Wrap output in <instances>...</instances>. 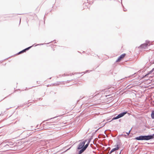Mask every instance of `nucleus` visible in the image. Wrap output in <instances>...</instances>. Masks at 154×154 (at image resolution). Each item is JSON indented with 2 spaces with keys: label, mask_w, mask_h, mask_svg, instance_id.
<instances>
[{
  "label": "nucleus",
  "mask_w": 154,
  "mask_h": 154,
  "mask_svg": "<svg viewBox=\"0 0 154 154\" xmlns=\"http://www.w3.org/2000/svg\"><path fill=\"white\" fill-rule=\"evenodd\" d=\"M50 43V42H49V43H47V44H49V43Z\"/></svg>",
  "instance_id": "obj_30"
},
{
  "label": "nucleus",
  "mask_w": 154,
  "mask_h": 154,
  "mask_svg": "<svg viewBox=\"0 0 154 154\" xmlns=\"http://www.w3.org/2000/svg\"><path fill=\"white\" fill-rule=\"evenodd\" d=\"M154 71V68H153L151 71H149L148 72V74H151L153 71Z\"/></svg>",
  "instance_id": "obj_14"
},
{
  "label": "nucleus",
  "mask_w": 154,
  "mask_h": 154,
  "mask_svg": "<svg viewBox=\"0 0 154 154\" xmlns=\"http://www.w3.org/2000/svg\"><path fill=\"white\" fill-rule=\"evenodd\" d=\"M150 86H151V85H149L147 86V87H150ZM144 87H146V86H145Z\"/></svg>",
  "instance_id": "obj_26"
},
{
  "label": "nucleus",
  "mask_w": 154,
  "mask_h": 154,
  "mask_svg": "<svg viewBox=\"0 0 154 154\" xmlns=\"http://www.w3.org/2000/svg\"><path fill=\"white\" fill-rule=\"evenodd\" d=\"M131 85H127L126 87H129V86H131Z\"/></svg>",
  "instance_id": "obj_25"
},
{
  "label": "nucleus",
  "mask_w": 154,
  "mask_h": 154,
  "mask_svg": "<svg viewBox=\"0 0 154 154\" xmlns=\"http://www.w3.org/2000/svg\"><path fill=\"white\" fill-rule=\"evenodd\" d=\"M116 146V148H113L111 150L110 152V154L112 153L114 151L117 150L119 149V145H117Z\"/></svg>",
  "instance_id": "obj_7"
},
{
  "label": "nucleus",
  "mask_w": 154,
  "mask_h": 154,
  "mask_svg": "<svg viewBox=\"0 0 154 154\" xmlns=\"http://www.w3.org/2000/svg\"><path fill=\"white\" fill-rule=\"evenodd\" d=\"M46 15V14H45V16ZM45 17H44V18H45Z\"/></svg>",
  "instance_id": "obj_28"
},
{
  "label": "nucleus",
  "mask_w": 154,
  "mask_h": 154,
  "mask_svg": "<svg viewBox=\"0 0 154 154\" xmlns=\"http://www.w3.org/2000/svg\"><path fill=\"white\" fill-rule=\"evenodd\" d=\"M126 55V54L125 53L122 54L119 57H120L122 60L124 58Z\"/></svg>",
  "instance_id": "obj_10"
},
{
  "label": "nucleus",
  "mask_w": 154,
  "mask_h": 154,
  "mask_svg": "<svg viewBox=\"0 0 154 154\" xmlns=\"http://www.w3.org/2000/svg\"><path fill=\"white\" fill-rule=\"evenodd\" d=\"M154 138V134L152 135L140 136L136 137L135 139L137 140H148Z\"/></svg>",
  "instance_id": "obj_1"
},
{
  "label": "nucleus",
  "mask_w": 154,
  "mask_h": 154,
  "mask_svg": "<svg viewBox=\"0 0 154 154\" xmlns=\"http://www.w3.org/2000/svg\"><path fill=\"white\" fill-rule=\"evenodd\" d=\"M44 43H42V44H38L37 45H43L44 44ZM36 45H35V46H36Z\"/></svg>",
  "instance_id": "obj_23"
},
{
  "label": "nucleus",
  "mask_w": 154,
  "mask_h": 154,
  "mask_svg": "<svg viewBox=\"0 0 154 154\" xmlns=\"http://www.w3.org/2000/svg\"><path fill=\"white\" fill-rule=\"evenodd\" d=\"M130 87H134V86H133V85H131Z\"/></svg>",
  "instance_id": "obj_27"
},
{
  "label": "nucleus",
  "mask_w": 154,
  "mask_h": 154,
  "mask_svg": "<svg viewBox=\"0 0 154 154\" xmlns=\"http://www.w3.org/2000/svg\"><path fill=\"white\" fill-rule=\"evenodd\" d=\"M73 87L78 86L80 85V84L79 83L74 84L72 85Z\"/></svg>",
  "instance_id": "obj_12"
},
{
  "label": "nucleus",
  "mask_w": 154,
  "mask_h": 154,
  "mask_svg": "<svg viewBox=\"0 0 154 154\" xmlns=\"http://www.w3.org/2000/svg\"><path fill=\"white\" fill-rule=\"evenodd\" d=\"M126 112L121 113L120 114H119L116 118H115V119H117L120 118L123 116L125 114H126Z\"/></svg>",
  "instance_id": "obj_6"
},
{
  "label": "nucleus",
  "mask_w": 154,
  "mask_h": 154,
  "mask_svg": "<svg viewBox=\"0 0 154 154\" xmlns=\"http://www.w3.org/2000/svg\"><path fill=\"white\" fill-rule=\"evenodd\" d=\"M32 46H29L28 47H27L26 48H25V49L20 51L17 54H22L23 53H24V52H25L26 51L28 50H29L31 48H32Z\"/></svg>",
  "instance_id": "obj_3"
},
{
  "label": "nucleus",
  "mask_w": 154,
  "mask_h": 154,
  "mask_svg": "<svg viewBox=\"0 0 154 154\" xmlns=\"http://www.w3.org/2000/svg\"><path fill=\"white\" fill-rule=\"evenodd\" d=\"M122 60V59L119 57L116 61V62H119Z\"/></svg>",
  "instance_id": "obj_13"
},
{
  "label": "nucleus",
  "mask_w": 154,
  "mask_h": 154,
  "mask_svg": "<svg viewBox=\"0 0 154 154\" xmlns=\"http://www.w3.org/2000/svg\"><path fill=\"white\" fill-rule=\"evenodd\" d=\"M89 4H90L89 2H88V3H83V5H85L86 6L88 7H87L88 8V5H89Z\"/></svg>",
  "instance_id": "obj_15"
},
{
  "label": "nucleus",
  "mask_w": 154,
  "mask_h": 154,
  "mask_svg": "<svg viewBox=\"0 0 154 154\" xmlns=\"http://www.w3.org/2000/svg\"><path fill=\"white\" fill-rule=\"evenodd\" d=\"M59 84V83H55L54 84V86H57V85H59L58 84Z\"/></svg>",
  "instance_id": "obj_21"
},
{
  "label": "nucleus",
  "mask_w": 154,
  "mask_h": 154,
  "mask_svg": "<svg viewBox=\"0 0 154 154\" xmlns=\"http://www.w3.org/2000/svg\"><path fill=\"white\" fill-rule=\"evenodd\" d=\"M89 71V70H87L86 71H85V72H78V73H74V74H81V73H84H84H86L87 72H88Z\"/></svg>",
  "instance_id": "obj_11"
},
{
  "label": "nucleus",
  "mask_w": 154,
  "mask_h": 154,
  "mask_svg": "<svg viewBox=\"0 0 154 154\" xmlns=\"http://www.w3.org/2000/svg\"><path fill=\"white\" fill-rule=\"evenodd\" d=\"M18 14L21 15V14Z\"/></svg>",
  "instance_id": "obj_29"
},
{
  "label": "nucleus",
  "mask_w": 154,
  "mask_h": 154,
  "mask_svg": "<svg viewBox=\"0 0 154 154\" xmlns=\"http://www.w3.org/2000/svg\"><path fill=\"white\" fill-rule=\"evenodd\" d=\"M149 61L151 63H154V53L152 56V57L149 59Z\"/></svg>",
  "instance_id": "obj_8"
},
{
  "label": "nucleus",
  "mask_w": 154,
  "mask_h": 154,
  "mask_svg": "<svg viewBox=\"0 0 154 154\" xmlns=\"http://www.w3.org/2000/svg\"><path fill=\"white\" fill-rule=\"evenodd\" d=\"M131 131V130H130L128 132H126V133L128 135H129V134L130 133Z\"/></svg>",
  "instance_id": "obj_22"
},
{
  "label": "nucleus",
  "mask_w": 154,
  "mask_h": 154,
  "mask_svg": "<svg viewBox=\"0 0 154 154\" xmlns=\"http://www.w3.org/2000/svg\"><path fill=\"white\" fill-rule=\"evenodd\" d=\"M85 141L80 142L78 146V149H82L85 145Z\"/></svg>",
  "instance_id": "obj_5"
},
{
  "label": "nucleus",
  "mask_w": 154,
  "mask_h": 154,
  "mask_svg": "<svg viewBox=\"0 0 154 154\" xmlns=\"http://www.w3.org/2000/svg\"><path fill=\"white\" fill-rule=\"evenodd\" d=\"M32 87H34V86H33ZM36 87H38V86H37Z\"/></svg>",
  "instance_id": "obj_33"
},
{
  "label": "nucleus",
  "mask_w": 154,
  "mask_h": 154,
  "mask_svg": "<svg viewBox=\"0 0 154 154\" xmlns=\"http://www.w3.org/2000/svg\"><path fill=\"white\" fill-rule=\"evenodd\" d=\"M137 74V73H134V74H132V75H131L129 76L128 77L130 78V77H134L135 76V74ZM127 77L126 78H127Z\"/></svg>",
  "instance_id": "obj_16"
},
{
  "label": "nucleus",
  "mask_w": 154,
  "mask_h": 154,
  "mask_svg": "<svg viewBox=\"0 0 154 154\" xmlns=\"http://www.w3.org/2000/svg\"><path fill=\"white\" fill-rule=\"evenodd\" d=\"M89 0H83V2H84V3H86L89 2Z\"/></svg>",
  "instance_id": "obj_20"
},
{
  "label": "nucleus",
  "mask_w": 154,
  "mask_h": 154,
  "mask_svg": "<svg viewBox=\"0 0 154 154\" xmlns=\"http://www.w3.org/2000/svg\"><path fill=\"white\" fill-rule=\"evenodd\" d=\"M94 2V0H89V2L90 4H92Z\"/></svg>",
  "instance_id": "obj_19"
},
{
  "label": "nucleus",
  "mask_w": 154,
  "mask_h": 154,
  "mask_svg": "<svg viewBox=\"0 0 154 154\" xmlns=\"http://www.w3.org/2000/svg\"><path fill=\"white\" fill-rule=\"evenodd\" d=\"M73 75H74V74H73V73H72V74H66H66L65 73H64V74H63L62 75H59V76L60 77H61V76H69V75L72 76Z\"/></svg>",
  "instance_id": "obj_9"
},
{
  "label": "nucleus",
  "mask_w": 154,
  "mask_h": 154,
  "mask_svg": "<svg viewBox=\"0 0 154 154\" xmlns=\"http://www.w3.org/2000/svg\"><path fill=\"white\" fill-rule=\"evenodd\" d=\"M126 83H123L122 85H120L119 87H121V86H122V87H126Z\"/></svg>",
  "instance_id": "obj_18"
},
{
  "label": "nucleus",
  "mask_w": 154,
  "mask_h": 154,
  "mask_svg": "<svg viewBox=\"0 0 154 154\" xmlns=\"http://www.w3.org/2000/svg\"><path fill=\"white\" fill-rule=\"evenodd\" d=\"M21 21V19H20V21Z\"/></svg>",
  "instance_id": "obj_32"
},
{
  "label": "nucleus",
  "mask_w": 154,
  "mask_h": 154,
  "mask_svg": "<svg viewBox=\"0 0 154 154\" xmlns=\"http://www.w3.org/2000/svg\"><path fill=\"white\" fill-rule=\"evenodd\" d=\"M150 42L149 41L146 40L145 43L142 44L138 47L139 49L145 48L147 46L150 45Z\"/></svg>",
  "instance_id": "obj_2"
},
{
  "label": "nucleus",
  "mask_w": 154,
  "mask_h": 154,
  "mask_svg": "<svg viewBox=\"0 0 154 154\" xmlns=\"http://www.w3.org/2000/svg\"><path fill=\"white\" fill-rule=\"evenodd\" d=\"M149 75V74H148V73H147V74H146L145 75H143V77H142V78L143 79V78H145L146 77H148V76Z\"/></svg>",
  "instance_id": "obj_17"
},
{
  "label": "nucleus",
  "mask_w": 154,
  "mask_h": 154,
  "mask_svg": "<svg viewBox=\"0 0 154 154\" xmlns=\"http://www.w3.org/2000/svg\"><path fill=\"white\" fill-rule=\"evenodd\" d=\"M123 11H127V9L125 8H124L123 9Z\"/></svg>",
  "instance_id": "obj_24"
},
{
  "label": "nucleus",
  "mask_w": 154,
  "mask_h": 154,
  "mask_svg": "<svg viewBox=\"0 0 154 154\" xmlns=\"http://www.w3.org/2000/svg\"><path fill=\"white\" fill-rule=\"evenodd\" d=\"M139 87H143V86H140Z\"/></svg>",
  "instance_id": "obj_31"
},
{
  "label": "nucleus",
  "mask_w": 154,
  "mask_h": 154,
  "mask_svg": "<svg viewBox=\"0 0 154 154\" xmlns=\"http://www.w3.org/2000/svg\"><path fill=\"white\" fill-rule=\"evenodd\" d=\"M89 143H87L79 152V154H80L82 153L86 149Z\"/></svg>",
  "instance_id": "obj_4"
}]
</instances>
